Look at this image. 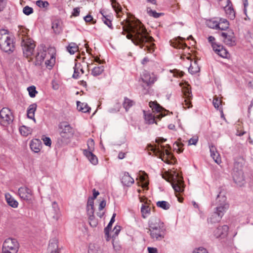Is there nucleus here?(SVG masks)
<instances>
[{"mask_svg":"<svg viewBox=\"0 0 253 253\" xmlns=\"http://www.w3.org/2000/svg\"><path fill=\"white\" fill-rule=\"evenodd\" d=\"M126 20L127 24L123 26L122 34L125 35L127 33V39L131 40L135 45L139 46L141 48L145 46L146 43H151L150 45L145 46L144 50L150 53L153 52L155 44L152 42L154 41V39L149 35L144 25L137 19L134 22L127 19Z\"/></svg>","mask_w":253,"mask_h":253,"instance_id":"1","label":"nucleus"},{"mask_svg":"<svg viewBox=\"0 0 253 253\" xmlns=\"http://www.w3.org/2000/svg\"><path fill=\"white\" fill-rule=\"evenodd\" d=\"M148 226L150 235L153 241H161L165 238L167 232L166 228L164 223L160 218H151L148 222Z\"/></svg>","mask_w":253,"mask_h":253,"instance_id":"2","label":"nucleus"},{"mask_svg":"<svg viewBox=\"0 0 253 253\" xmlns=\"http://www.w3.org/2000/svg\"><path fill=\"white\" fill-rule=\"evenodd\" d=\"M14 39L8 35L7 30H0V48L4 52L10 54L15 50Z\"/></svg>","mask_w":253,"mask_h":253,"instance_id":"3","label":"nucleus"},{"mask_svg":"<svg viewBox=\"0 0 253 253\" xmlns=\"http://www.w3.org/2000/svg\"><path fill=\"white\" fill-rule=\"evenodd\" d=\"M58 129L61 138L57 139V143L61 146L64 143V141L70 139L74 134L72 127L67 122H62L58 125Z\"/></svg>","mask_w":253,"mask_h":253,"instance_id":"4","label":"nucleus"},{"mask_svg":"<svg viewBox=\"0 0 253 253\" xmlns=\"http://www.w3.org/2000/svg\"><path fill=\"white\" fill-rule=\"evenodd\" d=\"M172 174L171 186L176 192H183L184 190L185 185L184 183L183 178L180 173H174Z\"/></svg>","mask_w":253,"mask_h":253,"instance_id":"5","label":"nucleus"},{"mask_svg":"<svg viewBox=\"0 0 253 253\" xmlns=\"http://www.w3.org/2000/svg\"><path fill=\"white\" fill-rule=\"evenodd\" d=\"M215 209V211L208 219V222L211 224L218 223L221 220L224 212L228 209V206L225 205L223 207H216Z\"/></svg>","mask_w":253,"mask_h":253,"instance_id":"6","label":"nucleus"},{"mask_svg":"<svg viewBox=\"0 0 253 253\" xmlns=\"http://www.w3.org/2000/svg\"><path fill=\"white\" fill-rule=\"evenodd\" d=\"M13 116L8 108H3L0 111V124L3 126H7L13 122Z\"/></svg>","mask_w":253,"mask_h":253,"instance_id":"7","label":"nucleus"},{"mask_svg":"<svg viewBox=\"0 0 253 253\" xmlns=\"http://www.w3.org/2000/svg\"><path fill=\"white\" fill-rule=\"evenodd\" d=\"M94 142L92 139H90L87 142L88 150H84V154L88 158L90 162L94 165L98 163L97 157L92 153L94 149Z\"/></svg>","mask_w":253,"mask_h":253,"instance_id":"8","label":"nucleus"},{"mask_svg":"<svg viewBox=\"0 0 253 253\" xmlns=\"http://www.w3.org/2000/svg\"><path fill=\"white\" fill-rule=\"evenodd\" d=\"M22 44L23 46L22 49L24 54L27 56L31 55L36 46L34 41L30 38L27 39L26 41L23 39Z\"/></svg>","mask_w":253,"mask_h":253,"instance_id":"9","label":"nucleus"},{"mask_svg":"<svg viewBox=\"0 0 253 253\" xmlns=\"http://www.w3.org/2000/svg\"><path fill=\"white\" fill-rule=\"evenodd\" d=\"M232 177L233 181L237 185L241 186L245 181V176L243 170H233Z\"/></svg>","mask_w":253,"mask_h":253,"instance_id":"10","label":"nucleus"},{"mask_svg":"<svg viewBox=\"0 0 253 253\" xmlns=\"http://www.w3.org/2000/svg\"><path fill=\"white\" fill-rule=\"evenodd\" d=\"M182 93L185 98L184 102L185 103V105L187 106V108L191 107L192 106L191 102V99H192V92L189 84L187 86H184L182 88Z\"/></svg>","mask_w":253,"mask_h":253,"instance_id":"11","label":"nucleus"},{"mask_svg":"<svg viewBox=\"0 0 253 253\" xmlns=\"http://www.w3.org/2000/svg\"><path fill=\"white\" fill-rule=\"evenodd\" d=\"M228 230L229 227L226 225L218 226L213 232L214 236L216 238H224L228 235Z\"/></svg>","mask_w":253,"mask_h":253,"instance_id":"12","label":"nucleus"},{"mask_svg":"<svg viewBox=\"0 0 253 253\" xmlns=\"http://www.w3.org/2000/svg\"><path fill=\"white\" fill-rule=\"evenodd\" d=\"M212 48L216 53L223 58H228L229 55L227 50L220 43H214L212 45Z\"/></svg>","mask_w":253,"mask_h":253,"instance_id":"13","label":"nucleus"},{"mask_svg":"<svg viewBox=\"0 0 253 253\" xmlns=\"http://www.w3.org/2000/svg\"><path fill=\"white\" fill-rule=\"evenodd\" d=\"M185 39L180 37H178L173 41H170V45L175 48H185L187 44L183 42Z\"/></svg>","mask_w":253,"mask_h":253,"instance_id":"14","label":"nucleus"},{"mask_svg":"<svg viewBox=\"0 0 253 253\" xmlns=\"http://www.w3.org/2000/svg\"><path fill=\"white\" fill-rule=\"evenodd\" d=\"M148 147H150V150L153 151L156 156L164 157L165 151H166L165 146L161 145V148H160L158 145H152L149 144Z\"/></svg>","mask_w":253,"mask_h":253,"instance_id":"15","label":"nucleus"},{"mask_svg":"<svg viewBox=\"0 0 253 253\" xmlns=\"http://www.w3.org/2000/svg\"><path fill=\"white\" fill-rule=\"evenodd\" d=\"M63 22L60 19H55L52 22V29L54 34H60L62 32Z\"/></svg>","mask_w":253,"mask_h":253,"instance_id":"16","label":"nucleus"},{"mask_svg":"<svg viewBox=\"0 0 253 253\" xmlns=\"http://www.w3.org/2000/svg\"><path fill=\"white\" fill-rule=\"evenodd\" d=\"M149 106L152 108L154 112L157 113H164V112H169L162 106H161L156 101H151L149 103Z\"/></svg>","mask_w":253,"mask_h":253,"instance_id":"17","label":"nucleus"},{"mask_svg":"<svg viewBox=\"0 0 253 253\" xmlns=\"http://www.w3.org/2000/svg\"><path fill=\"white\" fill-rule=\"evenodd\" d=\"M30 147L32 151L35 153H38L42 147V142L39 139H34L31 141Z\"/></svg>","mask_w":253,"mask_h":253,"instance_id":"18","label":"nucleus"},{"mask_svg":"<svg viewBox=\"0 0 253 253\" xmlns=\"http://www.w3.org/2000/svg\"><path fill=\"white\" fill-rule=\"evenodd\" d=\"M245 160L243 157H238L235 159L233 170H243Z\"/></svg>","mask_w":253,"mask_h":253,"instance_id":"19","label":"nucleus"},{"mask_svg":"<svg viewBox=\"0 0 253 253\" xmlns=\"http://www.w3.org/2000/svg\"><path fill=\"white\" fill-rule=\"evenodd\" d=\"M121 181L125 186H130L134 182V179L129 175L128 172H125L122 176Z\"/></svg>","mask_w":253,"mask_h":253,"instance_id":"20","label":"nucleus"},{"mask_svg":"<svg viewBox=\"0 0 253 253\" xmlns=\"http://www.w3.org/2000/svg\"><path fill=\"white\" fill-rule=\"evenodd\" d=\"M46 55V51L43 50L41 53L38 52L36 56V61L35 64L36 66H41L45 58Z\"/></svg>","mask_w":253,"mask_h":253,"instance_id":"21","label":"nucleus"},{"mask_svg":"<svg viewBox=\"0 0 253 253\" xmlns=\"http://www.w3.org/2000/svg\"><path fill=\"white\" fill-rule=\"evenodd\" d=\"M37 105L36 103L31 104L27 110V117L30 119H32L34 121L36 122V119L34 117L35 112L37 109Z\"/></svg>","mask_w":253,"mask_h":253,"instance_id":"22","label":"nucleus"},{"mask_svg":"<svg viewBox=\"0 0 253 253\" xmlns=\"http://www.w3.org/2000/svg\"><path fill=\"white\" fill-rule=\"evenodd\" d=\"M210 148L211 156L217 164H219L221 162V159L218 158L219 155L216 151V147L213 145L211 144L210 146Z\"/></svg>","mask_w":253,"mask_h":253,"instance_id":"23","label":"nucleus"},{"mask_svg":"<svg viewBox=\"0 0 253 253\" xmlns=\"http://www.w3.org/2000/svg\"><path fill=\"white\" fill-rule=\"evenodd\" d=\"M5 197L6 202L9 206L13 208H15L18 207V202L16 201L13 198H12L9 193L5 194Z\"/></svg>","mask_w":253,"mask_h":253,"instance_id":"24","label":"nucleus"},{"mask_svg":"<svg viewBox=\"0 0 253 253\" xmlns=\"http://www.w3.org/2000/svg\"><path fill=\"white\" fill-rule=\"evenodd\" d=\"M142 81L144 83L146 84V86H149L151 85L154 83V78H152L150 74H144L141 78Z\"/></svg>","mask_w":253,"mask_h":253,"instance_id":"25","label":"nucleus"},{"mask_svg":"<svg viewBox=\"0 0 253 253\" xmlns=\"http://www.w3.org/2000/svg\"><path fill=\"white\" fill-rule=\"evenodd\" d=\"M59 250L58 240L56 238H53L49 241L48 250L50 252H51V250L59 251Z\"/></svg>","mask_w":253,"mask_h":253,"instance_id":"26","label":"nucleus"},{"mask_svg":"<svg viewBox=\"0 0 253 253\" xmlns=\"http://www.w3.org/2000/svg\"><path fill=\"white\" fill-rule=\"evenodd\" d=\"M143 112L144 114V119L146 121L147 124L150 125L155 123L156 124H157V123L155 120V117L152 113L146 114L145 111H143Z\"/></svg>","mask_w":253,"mask_h":253,"instance_id":"27","label":"nucleus"},{"mask_svg":"<svg viewBox=\"0 0 253 253\" xmlns=\"http://www.w3.org/2000/svg\"><path fill=\"white\" fill-rule=\"evenodd\" d=\"M8 245L9 246H17L19 247V244L15 239L8 238L5 240L3 244L2 247H5Z\"/></svg>","mask_w":253,"mask_h":253,"instance_id":"28","label":"nucleus"},{"mask_svg":"<svg viewBox=\"0 0 253 253\" xmlns=\"http://www.w3.org/2000/svg\"><path fill=\"white\" fill-rule=\"evenodd\" d=\"M218 23H220L219 30L225 31L228 29L229 23L226 19L220 18Z\"/></svg>","mask_w":253,"mask_h":253,"instance_id":"29","label":"nucleus"},{"mask_svg":"<svg viewBox=\"0 0 253 253\" xmlns=\"http://www.w3.org/2000/svg\"><path fill=\"white\" fill-rule=\"evenodd\" d=\"M134 102L133 100H130L126 97L124 98V101L123 105L126 111H127L129 109L134 105Z\"/></svg>","mask_w":253,"mask_h":253,"instance_id":"30","label":"nucleus"},{"mask_svg":"<svg viewBox=\"0 0 253 253\" xmlns=\"http://www.w3.org/2000/svg\"><path fill=\"white\" fill-rule=\"evenodd\" d=\"M46 214L49 218L57 221L60 216V212H54L51 210H49L47 211Z\"/></svg>","mask_w":253,"mask_h":253,"instance_id":"31","label":"nucleus"},{"mask_svg":"<svg viewBox=\"0 0 253 253\" xmlns=\"http://www.w3.org/2000/svg\"><path fill=\"white\" fill-rule=\"evenodd\" d=\"M101 14L102 15L103 17L102 18V20L103 21L104 23L108 26L109 28H110L111 29H113V27L112 24V21L111 20L109 19V15H104V13H103V10H101L100 12Z\"/></svg>","mask_w":253,"mask_h":253,"instance_id":"32","label":"nucleus"},{"mask_svg":"<svg viewBox=\"0 0 253 253\" xmlns=\"http://www.w3.org/2000/svg\"><path fill=\"white\" fill-rule=\"evenodd\" d=\"M226 13L228 15V17L233 20L235 18V11L234 10L232 4L229 6L227 8H225Z\"/></svg>","mask_w":253,"mask_h":253,"instance_id":"33","label":"nucleus"},{"mask_svg":"<svg viewBox=\"0 0 253 253\" xmlns=\"http://www.w3.org/2000/svg\"><path fill=\"white\" fill-rule=\"evenodd\" d=\"M19 131L22 135L27 136L32 133V129L30 127L23 126L19 128Z\"/></svg>","mask_w":253,"mask_h":253,"instance_id":"34","label":"nucleus"},{"mask_svg":"<svg viewBox=\"0 0 253 253\" xmlns=\"http://www.w3.org/2000/svg\"><path fill=\"white\" fill-rule=\"evenodd\" d=\"M55 62V57L53 55H50V59H47L45 62L46 67L49 69H51Z\"/></svg>","mask_w":253,"mask_h":253,"instance_id":"35","label":"nucleus"},{"mask_svg":"<svg viewBox=\"0 0 253 253\" xmlns=\"http://www.w3.org/2000/svg\"><path fill=\"white\" fill-rule=\"evenodd\" d=\"M81 102L79 101H77V108L79 111H81L83 113H88L89 112L91 108L89 107L87 104H85L84 107H80V104Z\"/></svg>","mask_w":253,"mask_h":253,"instance_id":"36","label":"nucleus"},{"mask_svg":"<svg viewBox=\"0 0 253 253\" xmlns=\"http://www.w3.org/2000/svg\"><path fill=\"white\" fill-rule=\"evenodd\" d=\"M104 71V66L95 67L91 71V74L94 76L100 75Z\"/></svg>","mask_w":253,"mask_h":253,"instance_id":"37","label":"nucleus"},{"mask_svg":"<svg viewBox=\"0 0 253 253\" xmlns=\"http://www.w3.org/2000/svg\"><path fill=\"white\" fill-rule=\"evenodd\" d=\"M223 42L226 45L230 46L235 45L236 44L235 37H231V38L228 37L225 39H224Z\"/></svg>","mask_w":253,"mask_h":253,"instance_id":"38","label":"nucleus"},{"mask_svg":"<svg viewBox=\"0 0 253 253\" xmlns=\"http://www.w3.org/2000/svg\"><path fill=\"white\" fill-rule=\"evenodd\" d=\"M88 253H103L102 250L96 247L94 244H90L89 245V249L88 250Z\"/></svg>","mask_w":253,"mask_h":253,"instance_id":"39","label":"nucleus"},{"mask_svg":"<svg viewBox=\"0 0 253 253\" xmlns=\"http://www.w3.org/2000/svg\"><path fill=\"white\" fill-rule=\"evenodd\" d=\"M207 25L211 28L219 29L220 23L215 20H209L207 21Z\"/></svg>","mask_w":253,"mask_h":253,"instance_id":"40","label":"nucleus"},{"mask_svg":"<svg viewBox=\"0 0 253 253\" xmlns=\"http://www.w3.org/2000/svg\"><path fill=\"white\" fill-rule=\"evenodd\" d=\"M157 206L161 208L164 210H167L169 209L170 205L169 204L165 201H158L156 203Z\"/></svg>","mask_w":253,"mask_h":253,"instance_id":"41","label":"nucleus"},{"mask_svg":"<svg viewBox=\"0 0 253 253\" xmlns=\"http://www.w3.org/2000/svg\"><path fill=\"white\" fill-rule=\"evenodd\" d=\"M89 225L92 227H95L98 224V220L94 214L88 215Z\"/></svg>","mask_w":253,"mask_h":253,"instance_id":"42","label":"nucleus"},{"mask_svg":"<svg viewBox=\"0 0 253 253\" xmlns=\"http://www.w3.org/2000/svg\"><path fill=\"white\" fill-rule=\"evenodd\" d=\"M25 190H24L23 189H18V194L20 196V197L25 201H31L30 199L29 196H28L24 191Z\"/></svg>","mask_w":253,"mask_h":253,"instance_id":"43","label":"nucleus"},{"mask_svg":"<svg viewBox=\"0 0 253 253\" xmlns=\"http://www.w3.org/2000/svg\"><path fill=\"white\" fill-rule=\"evenodd\" d=\"M147 11L150 16L156 18H159L160 16L164 15V13H158L155 10H153L149 7L147 8Z\"/></svg>","mask_w":253,"mask_h":253,"instance_id":"44","label":"nucleus"},{"mask_svg":"<svg viewBox=\"0 0 253 253\" xmlns=\"http://www.w3.org/2000/svg\"><path fill=\"white\" fill-rule=\"evenodd\" d=\"M173 145L175 146V147H174V149L176 150V152L178 153H181L183 152L184 150L183 148L184 144L182 142L176 141L174 143Z\"/></svg>","mask_w":253,"mask_h":253,"instance_id":"45","label":"nucleus"},{"mask_svg":"<svg viewBox=\"0 0 253 253\" xmlns=\"http://www.w3.org/2000/svg\"><path fill=\"white\" fill-rule=\"evenodd\" d=\"M112 2V6L114 10L117 13H119V12L122 11V7L120 4L117 2L115 0H111Z\"/></svg>","mask_w":253,"mask_h":253,"instance_id":"46","label":"nucleus"},{"mask_svg":"<svg viewBox=\"0 0 253 253\" xmlns=\"http://www.w3.org/2000/svg\"><path fill=\"white\" fill-rule=\"evenodd\" d=\"M27 90L29 91V94L31 97H35L36 94L38 93L36 87L34 85L28 87Z\"/></svg>","mask_w":253,"mask_h":253,"instance_id":"47","label":"nucleus"},{"mask_svg":"<svg viewBox=\"0 0 253 253\" xmlns=\"http://www.w3.org/2000/svg\"><path fill=\"white\" fill-rule=\"evenodd\" d=\"M150 211V208L148 206H145L144 205H142V207L141 208V212L142 213V216L143 218H146L145 214L149 213Z\"/></svg>","mask_w":253,"mask_h":253,"instance_id":"48","label":"nucleus"},{"mask_svg":"<svg viewBox=\"0 0 253 253\" xmlns=\"http://www.w3.org/2000/svg\"><path fill=\"white\" fill-rule=\"evenodd\" d=\"M194 63L196 65L195 67H194L193 66L191 65L190 66V67L188 68V71L191 74H195L199 72L200 71V68H199V67L198 66L196 65V64H197L196 61H195Z\"/></svg>","mask_w":253,"mask_h":253,"instance_id":"49","label":"nucleus"},{"mask_svg":"<svg viewBox=\"0 0 253 253\" xmlns=\"http://www.w3.org/2000/svg\"><path fill=\"white\" fill-rule=\"evenodd\" d=\"M36 5L40 8H46L49 4L47 1L38 0L36 1Z\"/></svg>","mask_w":253,"mask_h":253,"instance_id":"50","label":"nucleus"},{"mask_svg":"<svg viewBox=\"0 0 253 253\" xmlns=\"http://www.w3.org/2000/svg\"><path fill=\"white\" fill-rule=\"evenodd\" d=\"M18 248H19V247H17V246L12 247V246H9L8 245H7V246H5V247H2V250H9L12 252L17 253L18 252Z\"/></svg>","mask_w":253,"mask_h":253,"instance_id":"51","label":"nucleus"},{"mask_svg":"<svg viewBox=\"0 0 253 253\" xmlns=\"http://www.w3.org/2000/svg\"><path fill=\"white\" fill-rule=\"evenodd\" d=\"M23 12L25 15H29L33 13L34 10L32 7L27 5L23 8Z\"/></svg>","mask_w":253,"mask_h":253,"instance_id":"52","label":"nucleus"},{"mask_svg":"<svg viewBox=\"0 0 253 253\" xmlns=\"http://www.w3.org/2000/svg\"><path fill=\"white\" fill-rule=\"evenodd\" d=\"M84 19L86 23L90 22L93 24H94L96 23V20H94L90 14H87L86 16L84 17Z\"/></svg>","mask_w":253,"mask_h":253,"instance_id":"53","label":"nucleus"},{"mask_svg":"<svg viewBox=\"0 0 253 253\" xmlns=\"http://www.w3.org/2000/svg\"><path fill=\"white\" fill-rule=\"evenodd\" d=\"M77 65V63H75V67H74V72L72 76V78L75 79H77L79 78L80 74L79 71L80 67H78Z\"/></svg>","mask_w":253,"mask_h":253,"instance_id":"54","label":"nucleus"},{"mask_svg":"<svg viewBox=\"0 0 253 253\" xmlns=\"http://www.w3.org/2000/svg\"><path fill=\"white\" fill-rule=\"evenodd\" d=\"M159 158H161L163 161H164L165 163L168 164H173L172 161L175 162L176 161L175 160L171 159L169 157H165L164 155V157H160L158 156Z\"/></svg>","mask_w":253,"mask_h":253,"instance_id":"55","label":"nucleus"},{"mask_svg":"<svg viewBox=\"0 0 253 253\" xmlns=\"http://www.w3.org/2000/svg\"><path fill=\"white\" fill-rule=\"evenodd\" d=\"M212 103H213L214 107L216 109H218L219 105L221 103V101L220 100H219L218 99V98L216 97V96H215L213 98Z\"/></svg>","mask_w":253,"mask_h":253,"instance_id":"56","label":"nucleus"},{"mask_svg":"<svg viewBox=\"0 0 253 253\" xmlns=\"http://www.w3.org/2000/svg\"><path fill=\"white\" fill-rule=\"evenodd\" d=\"M68 51L71 54H74L78 49V46H72L71 45H68L67 47Z\"/></svg>","mask_w":253,"mask_h":253,"instance_id":"57","label":"nucleus"},{"mask_svg":"<svg viewBox=\"0 0 253 253\" xmlns=\"http://www.w3.org/2000/svg\"><path fill=\"white\" fill-rule=\"evenodd\" d=\"M121 226H116L114 228V233L112 236L113 240H114V239L119 234L121 230Z\"/></svg>","mask_w":253,"mask_h":253,"instance_id":"58","label":"nucleus"},{"mask_svg":"<svg viewBox=\"0 0 253 253\" xmlns=\"http://www.w3.org/2000/svg\"><path fill=\"white\" fill-rule=\"evenodd\" d=\"M223 198V202H224L226 201V197L225 196V192L224 191L220 190L219 194L217 195L216 200Z\"/></svg>","mask_w":253,"mask_h":253,"instance_id":"59","label":"nucleus"},{"mask_svg":"<svg viewBox=\"0 0 253 253\" xmlns=\"http://www.w3.org/2000/svg\"><path fill=\"white\" fill-rule=\"evenodd\" d=\"M42 140L44 142V144L47 146H50L51 145V139L46 136H43L42 138Z\"/></svg>","mask_w":253,"mask_h":253,"instance_id":"60","label":"nucleus"},{"mask_svg":"<svg viewBox=\"0 0 253 253\" xmlns=\"http://www.w3.org/2000/svg\"><path fill=\"white\" fill-rule=\"evenodd\" d=\"M162 177H163V178L165 179L166 181H167L168 182H170L171 183V182H172V174H169V173H168L167 172L165 174H162Z\"/></svg>","mask_w":253,"mask_h":253,"instance_id":"61","label":"nucleus"},{"mask_svg":"<svg viewBox=\"0 0 253 253\" xmlns=\"http://www.w3.org/2000/svg\"><path fill=\"white\" fill-rule=\"evenodd\" d=\"M54 212H60V209L58 207V206L56 202H53L52 204V208L50 209Z\"/></svg>","mask_w":253,"mask_h":253,"instance_id":"62","label":"nucleus"},{"mask_svg":"<svg viewBox=\"0 0 253 253\" xmlns=\"http://www.w3.org/2000/svg\"><path fill=\"white\" fill-rule=\"evenodd\" d=\"M216 201L217 202L219 203V206H217V207H223L224 205H227L228 206V209L229 208V204L226 202V201H225L224 202H223V198H220V199L216 200Z\"/></svg>","mask_w":253,"mask_h":253,"instance_id":"63","label":"nucleus"},{"mask_svg":"<svg viewBox=\"0 0 253 253\" xmlns=\"http://www.w3.org/2000/svg\"><path fill=\"white\" fill-rule=\"evenodd\" d=\"M193 253H208L206 249L203 248H199L197 251H194Z\"/></svg>","mask_w":253,"mask_h":253,"instance_id":"64","label":"nucleus"}]
</instances>
